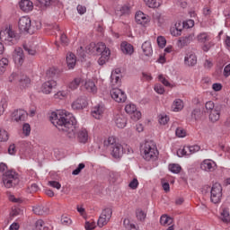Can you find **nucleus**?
Instances as JSON below:
<instances>
[{"label": "nucleus", "instance_id": "obj_1", "mask_svg": "<svg viewBox=\"0 0 230 230\" xmlns=\"http://www.w3.org/2000/svg\"><path fill=\"white\" fill-rule=\"evenodd\" d=\"M49 120L60 132H64L68 139H75L76 119L73 115H64L54 111L49 116Z\"/></svg>", "mask_w": 230, "mask_h": 230}, {"label": "nucleus", "instance_id": "obj_2", "mask_svg": "<svg viewBox=\"0 0 230 230\" xmlns=\"http://www.w3.org/2000/svg\"><path fill=\"white\" fill-rule=\"evenodd\" d=\"M2 181L5 188H13L19 184V174L13 170L6 171L3 174Z\"/></svg>", "mask_w": 230, "mask_h": 230}, {"label": "nucleus", "instance_id": "obj_3", "mask_svg": "<svg viewBox=\"0 0 230 230\" xmlns=\"http://www.w3.org/2000/svg\"><path fill=\"white\" fill-rule=\"evenodd\" d=\"M197 40L199 42V44H203L201 46L202 51L205 53H208L213 48V42L209 41L211 40V38L208 35V32H201L197 36Z\"/></svg>", "mask_w": 230, "mask_h": 230}, {"label": "nucleus", "instance_id": "obj_4", "mask_svg": "<svg viewBox=\"0 0 230 230\" xmlns=\"http://www.w3.org/2000/svg\"><path fill=\"white\" fill-rule=\"evenodd\" d=\"M18 29L21 33H33V31H31V20L30 17H21L18 22Z\"/></svg>", "mask_w": 230, "mask_h": 230}, {"label": "nucleus", "instance_id": "obj_5", "mask_svg": "<svg viewBox=\"0 0 230 230\" xmlns=\"http://www.w3.org/2000/svg\"><path fill=\"white\" fill-rule=\"evenodd\" d=\"M210 200L214 204H218L222 200V185L220 183L213 184L210 190Z\"/></svg>", "mask_w": 230, "mask_h": 230}, {"label": "nucleus", "instance_id": "obj_6", "mask_svg": "<svg viewBox=\"0 0 230 230\" xmlns=\"http://www.w3.org/2000/svg\"><path fill=\"white\" fill-rule=\"evenodd\" d=\"M110 94L112 100H115L118 103H125L127 102V94L119 88L111 89Z\"/></svg>", "mask_w": 230, "mask_h": 230}, {"label": "nucleus", "instance_id": "obj_7", "mask_svg": "<svg viewBox=\"0 0 230 230\" xmlns=\"http://www.w3.org/2000/svg\"><path fill=\"white\" fill-rule=\"evenodd\" d=\"M141 152L144 154V159H146V161H150V159H154V157H155V152H157V149H155V147H152L150 143L146 142Z\"/></svg>", "mask_w": 230, "mask_h": 230}, {"label": "nucleus", "instance_id": "obj_8", "mask_svg": "<svg viewBox=\"0 0 230 230\" xmlns=\"http://www.w3.org/2000/svg\"><path fill=\"white\" fill-rule=\"evenodd\" d=\"M26 118H28V113H26V111L24 110H15L11 114V119L16 121V123L26 121Z\"/></svg>", "mask_w": 230, "mask_h": 230}, {"label": "nucleus", "instance_id": "obj_9", "mask_svg": "<svg viewBox=\"0 0 230 230\" xmlns=\"http://www.w3.org/2000/svg\"><path fill=\"white\" fill-rule=\"evenodd\" d=\"M89 105L87 102L86 97H79L72 103V109L74 111H82V109H85Z\"/></svg>", "mask_w": 230, "mask_h": 230}, {"label": "nucleus", "instance_id": "obj_10", "mask_svg": "<svg viewBox=\"0 0 230 230\" xmlns=\"http://www.w3.org/2000/svg\"><path fill=\"white\" fill-rule=\"evenodd\" d=\"M13 58L15 64H19V66L24 64V50H22V48L18 47L14 49Z\"/></svg>", "mask_w": 230, "mask_h": 230}, {"label": "nucleus", "instance_id": "obj_11", "mask_svg": "<svg viewBox=\"0 0 230 230\" xmlns=\"http://www.w3.org/2000/svg\"><path fill=\"white\" fill-rule=\"evenodd\" d=\"M111 155L115 159H119L125 154V148L120 144L117 143L113 147H111Z\"/></svg>", "mask_w": 230, "mask_h": 230}, {"label": "nucleus", "instance_id": "obj_12", "mask_svg": "<svg viewBox=\"0 0 230 230\" xmlns=\"http://www.w3.org/2000/svg\"><path fill=\"white\" fill-rule=\"evenodd\" d=\"M222 111V105H217L215 110L208 111L209 119L212 123H217L220 119V111Z\"/></svg>", "mask_w": 230, "mask_h": 230}, {"label": "nucleus", "instance_id": "obj_13", "mask_svg": "<svg viewBox=\"0 0 230 230\" xmlns=\"http://www.w3.org/2000/svg\"><path fill=\"white\" fill-rule=\"evenodd\" d=\"M107 45H105V43L103 42H100V43H91L88 47V51L89 53H94V51H96L97 53H102L103 49H106Z\"/></svg>", "mask_w": 230, "mask_h": 230}, {"label": "nucleus", "instance_id": "obj_14", "mask_svg": "<svg viewBox=\"0 0 230 230\" xmlns=\"http://www.w3.org/2000/svg\"><path fill=\"white\" fill-rule=\"evenodd\" d=\"M57 87V81L55 80H50L48 82H45L42 84L41 91L44 93V94H49L51 93V91Z\"/></svg>", "mask_w": 230, "mask_h": 230}, {"label": "nucleus", "instance_id": "obj_15", "mask_svg": "<svg viewBox=\"0 0 230 230\" xmlns=\"http://www.w3.org/2000/svg\"><path fill=\"white\" fill-rule=\"evenodd\" d=\"M58 0H36V6L40 8H49V6H57Z\"/></svg>", "mask_w": 230, "mask_h": 230}, {"label": "nucleus", "instance_id": "obj_16", "mask_svg": "<svg viewBox=\"0 0 230 230\" xmlns=\"http://www.w3.org/2000/svg\"><path fill=\"white\" fill-rule=\"evenodd\" d=\"M135 20H136V22H137V24H141L142 26H145L146 22H150V19H148V16H146V14H145L141 11H138L136 13Z\"/></svg>", "mask_w": 230, "mask_h": 230}, {"label": "nucleus", "instance_id": "obj_17", "mask_svg": "<svg viewBox=\"0 0 230 230\" xmlns=\"http://www.w3.org/2000/svg\"><path fill=\"white\" fill-rule=\"evenodd\" d=\"M191 118L196 121H199V119H204V118H206V111H204V108H196L191 112Z\"/></svg>", "mask_w": 230, "mask_h": 230}, {"label": "nucleus", "instance_id": "obj_18", "mask_svg": "<svg viewBox=\"0 0 230 230\" xmlns=\"http://www.w3.org/2000/svg\"><path fill=\"white\" fill-rule=\"evenodd\" d=\"M19 5L20 9L25 13L31 12V10H33V2L30 0H22L19 3Z\"/></svg>", "mask_w": 230, "mask_h": 230}, {"label": "nucleus", "instance_id": "obj_19", "mask_svg": "<svg viewBox=\"0 0 230 230\" xmlns=\"http://www.w3.org/2000/svg\"><path fill=\"white\" fill-rule=\"evenodd\" d=\"M115 123L118 128H125L127 127V117L123 114H117L115 116Z\"/></svg>", "mask_w": 230, "mask_h": 230}, {"label": "nucleus", "instance_id": "obj_20", "mask_svg": "<svg viewBox=\"0 0 230 230\" xmlns=\"http://www.w3.org/2000/svg\"><path fill=\"white\" fill-rule=\"evenodd\" d=\"M34 215H48L49 213V208L44 207V205H36L32 208Z\"/></svg>", "mask_w": 230, "mask_h": 230}, {"label": "nucleus", "instance_id": "obj_21", "mask_svg": "<svg viewBox=\"0 0 230 230\" xmlns=\"http://www.w3.org/2000/svg\"><path fill=\"white\" fill-rule=\"evenodd\" d=\"M77 139L79 143H83L84 145H85V143H87L89 139V133L87 132V129L81 128L78 132Z\"/></svg>", "mask_w": 230, "mask_h": 230}, {"label": "nucleus", "instance_id": "obj_22", "mask_svg": "<svg viewBox=\"0 0 230 230\" xmlns=\"http://www.w3.org/2000/svg\"><path fill=\"white\" fill-rule=\"evenodd\" d=\"M120 49L122 53H125V55H132V53H134V46L128 43L127 41H123L120 44Z\"/></svg>", "mask_w": 230, "mask_h": 230}, {"label": "nucleus", "instance_id": "obj_23", "mask_svg": "<svg viewBox=\"0 0 230 230\" xmlns=\"http://www.w3.org/2000/svg\"><path fill=\"white\" fill-rule=\"evenodd\" d=\"M184 62L189 67H193V66L197 65V56L195 54H187Z\"/></svg>", "mask_w": 230, "mask_h": 230}, {"label": "nucleus", "instance_id": "obj_24", "mask_svg": "<svg viewBox=\"0 0 230 230\" xmlns=\"http://www.w3.org/2000/svg\"><path fill=\"white\" fill-rule=\"evenodd\" d=\"M66 64L68 69H75V66H76V56L74 53L66 55Z\"/></svg>", "mask_w": 230, "mask_h": 230}, {"label": "nucleus", "instance_id": "obj_25", "mask_svg": "<svg viewBox=\"0 0 230 230\" xmlns=\"http://www.w3.org/2000/svg\"><path fill=\"white\" fill-rule=\"evenodd\" d=\"M193 39V36L191 34H189L185 37H181L178 40V48H184L185 46H188L191 42Z\"/></svg>", "mask_w": 230, "mask_h": 230}, {"label": "nucleus", "instance_id": "obj_26", "mask_svg": "<svg viewBox=\"0 0 230 230\" xmlns=\"http://www.w3.org/2000/svg\"><path fill=\"white\" fill-rule=\"evenodd\" d=\"M215 162L204 160L201 164V170H205V172H213L215 170Z\"/></svg>", "mask_w": 230, "mask_h": 230}, {"label": "nucleus", "instance_id": "obj_27", "mask_svg": "<svg viewBox=\"0 0 230 230\" xmlns=\"http://www.w3.org/2000/svg\"><path fill=\"white\" fill-rule=\"evenodd\" d=\"M142 50L146 57H152L154 50L152 49V43L146 41L142 44Z\"/></svg>", "mask_w": 230, "mask_h": 230}, {"label": "nucleus", "instance_id": "obj_28", "mask_svg": "<svg viewBox=\"0 0 230 230\" xmlns=\"http://www.w3.org/2000/svg\"><path fill=\"white\" fill-rule=\"evenodd\" d=\"M18 80L20 86L22 87V89L30 87V84H31V80L30 79V77H28V75H22Z\"/></svg>", "mask_w": 230, "mask_h": 230}, {"label": "nucleus", "instance_id": "obj_29", "mask_svg": "<svg viewBox=\"0 0 230 230\" xmlns=\"http://www.w3.org/2000/svg\"><path fill=\"white\" fill-rule=\"evenodd\" d=\"M58 75H60V70L55 67L49 68L46 73L47 78H58Z\"/></svg>", "mask_w": 230, "mask_h": 230}, {"label": "nucleus", "instance_id": "obj_30", "mask_svg": "<svg viewBox=\"0 0 230 230\" xmlns=\"http://www.w3.org/2000/svg\"><path fill=\"white\" fill-rule=\"evenodd\" d=\"M184 109V102L182 100L176 99L172 103V110L174 112H179V111H182Z\"/></svg>", "mask_w": 230, "mask_h": 230}, {"label": "nucleus", "instance_id": "obj_31", "mask_svg": "<svg viewBox=\"0 0 230 230\" xmlns=\"http://www.w3.org/2000/svg\"><path fill=\"white\" fill-rule=\"evenodd\" d=\"M84 88L88 93H96L97 91L96 84L91 80L84 83Z\"/></svg>", "mask_w": 230, "mask_h": 230}, {"label": "nucleus", "instance_id": "obj_32", "mask_svg": "<svg viewBox=\"0 0 230 230\" xmlns=\"http://www.w3.org/2000/svg\"><path fill=\"white\" fill-rule=\"evenodd\" d=\"M102 114H103V108L97 106L95 108H93V110L92 111V116L93 118H95V119H100V118L102 117Z\"/></svg>", "mask_w": 230, "mask_h": 230}, {"label": "nucleus", "instance_id": "obj_33", "mask_svg": "<svg viewBox=\"0 0 230 230\" xmlns=\"http://www.w3.org/2000/svg\"><path fill=\"white\" fill-rule=\"evenodd\" d=\"M118 143H116V138L114 137H110L107 140L104 141V146L112 149Z\"/></svg>", "mask_w": 230, "mask_h": 230}, {"label": "nucleus", "instance_id": "obj_34", "mask_svg": "<svg viewBox=\"0 0 230 230\" xmlns=\"http://www.w3.org/2000/svg\"><path fill=\"white\" fill-rule=\"evenodd\" d=\"M136 217L139 222H145V219L146 218V213H145L143 209L137 208L136 210Z\"/></svg>", "mask_w": 230, "mask_h": 230}, {"label": "nucleus", "instance_id": "obj_35", "mask_svg": "<svg viewBox=\"0 0 230 230\" xmlns=\"http://www.w3.org/2000/svg\"><path fill=\"white\" fill-rule=\"evenodd\" d=\"M23 49L28 53V55H31V57H35V55H37V50H35V49H33V47L29 44L24 43Z\"/></svg>", "mask_w": 230, "mask_h": 230}, {"label": "nucleus", "instance_id": "obj_36", "mask_svg": "<svg viewBox=\"0 0 230 230\" xmlns=\"http://www.w3.org/2000/svg\"><path fill=\"white\" fill-rule=\"evenodd\" d=\"M221 220L225 223L230 222L229 208H223L221 212Z\"/></svg>", "mask_w": 230, "mask_h": 230}, {"label": "nucleus", "instance_id": "obj_37", "mask_svg": "<svg viewBox=\"0 0 230 230\" xmlns=\"http://www.w3.org/2000/svg\"><path fill=\"white\" fill-rule=\"evenodd\" d=\"M10 136L8 135V131L3 128H0V142L5 143L8 141Z\"/></svg>", "mask_w": 230, "mask_h": 230}, {"label": "nucleus", "instance_id": "obj_38", "mask_svg": "<svg viewBox=\"0 0 230 230\" xmlns=\"http://www.w3.org/2000/svg\"><path fill=\"white\" fill-rule=\"evenodd\" d=\"M172 222H173V219H172V217L166 216V215H164L160 217V224L162 226H170V224H172Z\"/></svg>", "mask_w": 230, "mask_h": 230}, {"label": "nucleus", "instance_id": "obj_39", "mask_svg": "<svg viewBox=\"0 0 230 230\" xmlns=\"http://www.w3.org/2000/svg\"><path fill=\"white\" fill-rule=\"evenodd\" d=\"M169 170L172 173H181V167L177 164H169Z\"/></svg>", "mask_w": 230, "mask_h": 230}, {"label": "nucleus", "instance_id": "obj_40", "mask_svg": "<svg viewBox=\"0 0 230 230\" xmlns=\"http://www.w3.org/2000/svg\"><path fill=\"white\" fill-rule=\"evenodd\" d=\"M101 216L104 217L108 220H111V218L112 217V208H104L102 210Z\"/></svg>", "mask_w": 230, "mask_h": 230}, {"label": "nucleus", "instance_id": "obj_41", "mask_svg": "<svg viewBox=\"0 0 230 230\" xmlns=\"http://www.w3.org/2000/svg\"><path fill=\"white\" fill-rule=\"evenodd\" d=\"M137 109L136 108V104H127L125 107V111L127 114H134Z\"/></svg>", "mask_w": 230, "mask_h": 230}, {"label": "nucleus", "instance_id": "obj_42", "mask_svg": "<svg viewBox=\"0 0 230 230\" xmlns=\"http://www.w3.org/2000/svg\"><path fill=\"white\" fill-rule=\"evenodd\" d=\"M174 26V28L171 29V35H172L173 37H179V35H181L182 31V28H179L177 24H175Z\"/></svg>", "mask_w": 230, "mask_h": 230}, {"label": "nucleus", "instance_id": "obj_43", "mask_svg": "<svg viewBox=\"0 0 230 230\" xmlns=\"http://www.w3.org/2000/svg\"><path fill=\"white\" fill-rule=\"evenodd\" d=\"M84 168H85V164L81 163L78 164L77 168L75 169L72 172V175H80V173L82 172V171L84 170Z\"/></svg>", "mask_w": 230, "mask_h": 230}, {"label": "nucleus", "instance_id": "obj_44", "mask_svg": "<svg viewBox=\"0 0 230 230\" xmlns=\"http://www.w3.org/2000/svg\"><path fill=\"white\" fill-rule=\"evenodd\" d=\"M80 82H82L81 79H75L69 84L68 85L69 89H72V91H75V89H78V86L80 85Z\"/></svg>", "mask_w": 230, "mask_h": 230}, {"label": "nucleus", "instance_id": "obj_45", "mask_svg": "<svg viewBox=\"0 0 230 230\" xmlns=\"http://www.w3.org/2000/svg\"><path fill=\"white\" fill-rule=\"evenodd\" d=\"M144 2L149 8H157L159 6L157 0H144Z\"/></svg>", "mask_w": 230, "mask_h": 230}, {"label": "nucleus", "instance_id": "obj_46", "mask_svg": "<svg viewBox=\"0 0 230 230\" xmlns=\"http://www.w3.org/2000/svg\"><path fill=\"white\" fill-rule=\"evenodd\" d=\"M107 222H109V219L101 215L97 221V226H99L100 227H103V226H107Z\"/></svg>", "mask_w": 230, "mask_h": 230}, {"label": "nucleus", "instance_id": "obj_47", "mask_svg": "<svg viewBox=\"0 0 230 230\" xmlns=\"http://www.w3.org/2000/svg\"><path fill=\"white\" fill-rule=\"evenodd\" d=\"M195 26V21L188 20L186 22H182V28L189 30V28H193Z\"/></svg>", "mask_w": 230, "mask_h": 230}, {"label": "nucleus", "instance_id": "obj_48", "mask_svg": "<svg viewBox=\"0 0 230 230\" xmlns=\"http://www.w3.org/2000/svg\"><path fill=\"white\" fill-rule=\"evenodd\" d=\"M157 44L161 49H163L166 46V39L163 36L157 37Z\"/></svg>", "mask_w": 230, "mask_h": 230}, {"label": "nucleus", "instance_id": "obj_49", "mask_svg": "<svg viewBox=\"0 0 230 230\" xmlns=\"http://www.w3.org/2000/svg\"><path fill=\"white\" fill-rule=\"evenodd\" d=\"M187 150H189L190 155L195 154L196 152L200 151V146L199 145L188 146Z\"/></svg>", "mask_w": 230, "mask_h": 230}, {"label": "nucleus", "instance_id": "obj_50", "mask_svg": "<svg viewBox=\"0 0 230 230\" xmlns=\"http://www.w3.org/2000/svg\"><path fill=\"white\" fill-rule=\"evenodd\" d=\"M215 102L213 101H208L205 104V108L207 110V112H211V111H215Z\"/></svg>", "mask_w": 230, "mask_h": 230}, {"label": "nucleus", "instance_id": "obj_51", "mask_svg": "<svg viewBox=\"0 0 230 230\" xmlns=\"http://www.w3.org/2000/svg\"><path fill=\"white\" fill-rule=\"evenodd\" d=\"M175 134L177 137H186V129L182 128H176Z\"/></svg>", "mask_w": 230, "mask_h": 230}, {"label": "nucleus", "instance_id": "obj_52", "mask_svg": "<svg viewBox=\"0 0 230 230\" xmlns=\"http://www.w3.org/2000/svg\"><path fill=\"white\" fill-rule=\"evenodd\" d=\"M22 130H23L24 136L28 137V136H30V134L31 132V127L28 123H24L22 126Z\"/></svg>", "mask_w": 230, "mask_h": 230}, {"label": "nucleus", "instance_id": "obj_53", "mask_svg": "<svg viewBox=\"0 0 230 230\" xmlns=\"http://www.w3.org/2000/svg\"><path fill=\"white\" fill-rule=\"evenodd\" d=\"M84 227L86 230H93L96 228V223L94 221H86Z\"/></svg>", "mask_w": 230, "mask_h": 230}, {"label": "nucleus", "instance_id": "obj_54", "mask_svg": "<svg viewBox=\"0 0 230 230\" xmlns=\"http://www.w3.org/2000/svg\"><path fill=\"white\" fill-rule=\"evenodd\" d=\"M67 96V93L64 91H59L57 93H55L54 98L56 100H63V98H66Z\"/></svg>", "mask_w": 230, "mask_h": 230}, {"label": "nucleus", "instance_id": "obj_55", "mask_svg": "<svg viewBox=\"0 0 230 230\" xmlns=\"http://www.w3.org/2000/svg\"><path fill=\"white\" fill-rule=\"evenodd\" d=\"M131 190H137V186H139V181H137V178H134L128 184Z\"/></svg>", "mask_w": 230, "mask_h": 230}, {"label": "nucleus", "instance_id": "obj_56", "mask_svg": "<svg viewBox=\"0 0 230 230\" xmlns=\"http://www.w3.org/2000/svg\"><path fill=\"white\" fill-rule=\"evenodd\" d=\"M49 186H51V188H56V190H60V188H62V184L57 181H49Z\"/></svg>", "mask_w": 230, "mask_h": 230}, {"label": "nucleus", "instance_id": "obj_57", "mask_svg": "<svg viewBox=\"0 0 230 230\" xmlns=\"http://www.w3.org/2000/svg\"><path fill=\"white\" fill-rule=\"evenodd\" d=\"M101 57L109 60L111 58V49L106 47V49L102 50V53H101Z\"/></svg>", "mask_w": 230, "mask_h": 230}, {"label": "nucleus", "instance_id": "obj_58", "mask_svg": "<svg viewBox=\"0 0 230 230\" xmlns=\"http://www.w3.org/2000/svg\"><path fill=\"white\" fill-rule=\"evenodd\" d=\"M8 154L10 155H15L17 154V149H15V144H11L8 147Z\"/></svg>", "mask_w": 230, "mask_h": 230}, {"label": "nucleus", "instance_id": "obj_59", "mask_svg": "<svg viewBox=\"0 0 230 230\" xmlns=\"http://www.w3.org/2000/svg\"><path fill=\"white\" fill-rule=\"evenodd\" d=\"M158 79L165 85V87H170L172 84L163 75H158Z\"/></svg>", "mask_w": 230, "mask_h": 230}, {"label": "nucleus", "instance_id": "obj_60", "mask_svg": "<svg viewBox=\"0 0 230 230\" xmlns=\"http://www.w3.org/2000/svg\"><path fill=\"white\" fill-rule=\"evenodd\" d=\"M121 15H127L130 13V7L128 5H124L120 8Z\"/></svg>", "mask_w": 230, "mask_h": 230}, {"label": "nucleus", "instance_id": "obj_61", "mask_svg": "<svg viewBox=\"0 0 230 230\" xmlns=\"http://www.w3.org/2000/svg\"><path fill=\"white\" fill-rule=\"evenodd\" d=\"M60 40L63 46H67V44H69V40L66 34H61Z\"/></svg>", "mask_w": 230, "mask_h": 230}, {"label": "nucleus", "instance_id": "obj_62", "mask_svg": "<svg viewBox=\"0 0 230 230\" xmlns=\"http://www.w3.org/2000/svg\"><path fill=\"white\" fill-rule=\"evenodd\" d=\"M168 121H170V118L168 116H162L159 119V123L160 125H166V123H168Z\"/></svg>", "mask_w": 230, "mask_h": 230}, {"label": "nucleus", "instance_id": "obj_63", "mask_svg": "<svg viewBox=\"0 0 230 230\" xmlns=\"http://www.w3.org/2000/svg\"><path fill=\"white\" fill-rule=\"evenodd\" d=\"M132 114H133V116L131 118L135 121L141 119V111H137V110H136V111L133 112Z\"/></svg>", "mask_w": 230, "mask_h": 230}, {"label": "nucleus", "instance_id": "obj_64", "mask_svg": "<svg viewBox=\"0 0 230 230\" xmlns=\"http://www.w3.org/2000/svg\"><path fill=\"white\" fill-rule=\"evenodd\" d=\"M224 76H226V78H227V76H230V64H228L226 66H225Z\"/></svg>", "mask_w": 230, "mask_h": 230}]
</instances>
